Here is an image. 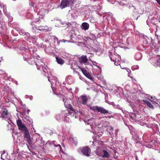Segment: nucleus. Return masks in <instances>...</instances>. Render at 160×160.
Here are the masks:
<instances>
[{"instance_id": "nucleus-55", "label": "nucleus", "mask_w": 160, "mask_h": 160, "mask_svg": "<svg viewBox=\"0 0 160 160\" xmlns=\"http://www.w3.org/2000/svg\"><path fill=\"white\" fill-rule=\"evenodd\" d=\"M54 40L55 42H56V41L57 43L58 44V41H59L58 40V38L57 37H55L54 38Z\"/></svg>"}, {"instance_id": "nucleus-10", "label": "nucleus", "mask_w": 160, "mask_h": 160, "mask_svg": "<svg viewBox=\"0 0 160 160\" xmlns=\"http://www.w3.org/2000/svg\"><path fill=\"white\" fill-rule=\"evenodd\" d=\"M75 0H62L59 7L62 9L69 7L71 3H73Z\"/></svg>"}, {"instance_id": "nucleus-24", "label": "nucleus", "mask_w": 160, "mask_h": 160, "mask_svg": "<svg viewBox=\"0 0 160 160\" xmlns=\"http://www.w3.org/2000/svg\"><path fill=\"white\" fill-rule=\"evenodd\" d=\"M142 54L140 52H138L135 55L134 58L137 61H140L142 59Z\"/></svg>"}, {"instance_id": "nucleus-56", "label": "nucleus", "mask_w": 160, "mask_h": 160, "mask_svg": "<svg viewBox=\"0 0 160 160\" xmlns=\"http://www.w3.org/2000/svg\"><path fill=\"white\" fill-rule=\"evenodd\" d=\"M104 95H105V99L106 100L107 97H108V93H105Z\"/></svg>"}, {"instance_id": "nucleus-53", "label": "nucleus", "mask_w": 160, "mask_h": 160, "mask_svg": "<svg viewBox=\"0 0 160 160\" xmlns=\"http://www.w3.org/2000/svg\"><path fill=\"white\" fill-rule=\"evenodd\" d=\"M129 105L132 108V109H134L135 105L133 103H131L130 104H129Z\"/></svg>"}, {"instance_id": "nucleus-21", "label": "nucleus", "mask_w": 160, "mask_h": 160, "mask_svg": "<svg viewBox=\"0 0 160 160\" xmlns=\"http://www.w3.org/2000/svg\"><path fill=\"white\" fill-rule=\"evenodd\" d=\"M143 38V41L145 44H148L150 43L151 41V38H149L148 37L145 36Z\"/></svg>"}, {"instance_id": "nucleus-6", "label": "nucleus", "mask_w": 160, "mask_h": 160, "mask_svg": "<svg viewBox=\"0 0 160 160\" xmlns=\"http://www.w3.org/2000/svg\"><path fill=\"white\" fill-rule=\"evenodd\" d=\"M69 100L66 98H63V102L64 103L65 107L69 110H66L68 114L71 115H73L75 113H76V111L72 107V105L68 103Z\"/></svg>"}, {"instance_id": "nucleus-59", "label": "nucleus", "mask_w": 160, "mask_h": 160, "mask_svg": "<svg viewBox=\"0 0 160 160\" xmlns=\"http://www.w3.org/2000/svg\"><path fill=\"white\" fill-rule=\"evenodd\" d=\"M30 100H32V99L33 97L32 96H30L28 97V98Z\"/></svg>"}, {"instance_id": "nucleus-13", "label": "nucleus", "mask_w": 160, "mask_h": 160, "mask_svg": "<svg viewBox=\"0 0 160 160\" xmlns=\"http://www.w3.org/2000/svg\"><path fill=\"white\" fill-rule=\"evenodd\" d=\"M81 150L83 155L88 157L91 152L90 149L88 147H83L81 148Z\"/></svg>"}, {"instance_id": "nucleus-62", "label": "nucleus", "mask_w": 160, "mask_h": 160, "mask_svg": "<svg viewBox=\"0 0 160 160\" xmlns=\"http://www.w3.org/2000/svg\"><path fill=\"white\" fill-rule=\"evenodd\" d=\"M13 82H14V83L16 84H18V82L17 81H16L15 80H13Z\"/></svg>"}, {"instance_id": "nucleus-11", "label": "nucleus", "mask_w": 160, "mask_h": 160, "mask_svg": "<svg viewBox=\"0 0 160 160\" xmlns=\"http://www.w3.org/2000/svg\"><path fill=\"white\" fill-rule=\"evenodd\" d=\"M17 124L18 127V129L24 132L28 130L27 127L22 123L20 119H19L17 121Z\"/></svg>"}, {"instance_id": "nucleus-58", "label": "nucleus", "mask_w": 160, "mask_h": 160, "mask_svg": "<svg viewBox=\"0 0 160 160\" xmlns=\"http://www.w3.org/2000/svg\"><path fill=\"white\" fill-rule=\"evenodd\" d=\"M147 97L148 98V99L149 100H150L151 101V99H150L151 98H152L149 95H148V96H147Z\"/></svg>"}, {"instance_id": "nucleus-36", "label": "nucleus", "mask_w": 160, "mask_h": 160, "mask_svg": "<svg viewBox=\"0 0 160 160\" xmlns=\"http://www.w3.org/2000/svg\"><path fill=\"white\" fill-rule=\"evenodd\" d=\"M93 120H90L88 119L87 121H85V123L86 124L90 125L91 127H92L91 125L93 123L92 122H93Z\"/></svg>"}, {"instance_id": "nucleus-61", "label": "nucleus", "mask_w": 160, "mask_h": 160, "mask_svg": "<svg viewBox=\"0 0 160 160\" xmlns=\"http://www.w3.org/2000/svg\"><path fill=\"white\" fill-rule=\"evenodd\" d=\"M4 153H2V154H1V159H3V160H4V159L2 158V157L3 156H4Z\"/></svg>"}, {"instance_id": "nucleus-3", "label": "nucleus", "mask_w": 160, "mask_h": 160, "mask_svg": "<svg viewBox=\"0 0 160 160\" xmlns=\"http://www.w3.org/2000/svg\"><path fill=\"white\" fill-rule=\"evenodd\" d=\"M37 2L34 3V2L31 4L30 3V5L33 8L34 11L36 13L38 9H39L38 13V15L42 16L44 17L45 14H47L48 12V10L47 9H45L42 8V3L44 2V0H37Z\"/></svg>"}, {"instance_id": "nucleus-8", "label": "nucleus", "mask_w": 160, "mask_h": 160, "mask_svg": "<svg viewBox=\"0 0 160 160\" xmlns=\"http://www.w3.org/2000/svg\"><path fill=\"white\" fill-rule=\"evenodd\" d=\"M25 39L30 42L34 43L36 42L38 39L37 36H31L30 34L28 32H25L23 35Z\"/></svg>"}, {"instance_id": "nucleus-26", "label": "nucleus", "mask_w": 160, "mask_h": 160, "mask_svg": "<svg viewBox=\"0 0 160 160\" xmlns=\"http://www.w3.org/2000/svg\"><path fill=\"white\" fill-rule=\"evenodd\" d=\"M108 53L110 60L111 61L113 62L115 59L117 58V57L115 55L116 53L114 52L113 55H112L110 52H109Z\"/></svg>"}, {"instance_id": "nucleus-22", "label": "nucleus", "mask_w": 160, "mask_h": 160, "mask_svg": "<svg viewBox=\"0 0 160 160\" xmlns=\"http://www.w3.org/2000/svg\"><path fill=\"white\" fill-rule=\"evenodd\" d=\"M116 56L117 58L115 59L113 62H114V64L116 65H118L120 64V59H121L120 56L117 53H116Z\"/></svg>"}, {"instance_id": "nucleus-60", "label": "nucleus", "mask_w": 160, "mask_h": 160, "mask_svg": "<svg viewBox=\"0 0 160 160\" xmlns=\"http://www.w3.org/2000/svg\"><path fill=\"white\" fill-rule=\"evenodd\" d=\"M21 105H22V107H23V108H26V105H25V104H23V103H22Z\"/></svg>"}, {"instance_id": "nucleus-16", "label": "nucleus", "mask_w": 160, "mask_h": 160, "mask_svg": "<svg viewBox=\"0 0 160 160\" xmlns=\"http://www.w3.org/2000/svg\"><path fill=\"white\" fill-rule=\"evenodd\" d=\"M98 110L97 112H100L101 113L104 114H111L112 113V112L111 111H109L105 109L104 108L102 107H98Z\"/></svg>"}, {"instance_id": "nucleus-44", "label": "nucleus", "mask_w": 160, "mask_h": 160, "mask_svg": "<svg viewBox=\"0 0 160 160\" xmlns=\"http://www.w3.org/2000/svg\"><path fill=\"white\" fill-rule=\"evenodd\" d=\"M87 78L91 80H93V77H92L90 74L88 73L86 76H85Z\"/></svg>"}, {"instance_id": "nucleus-41", "label": "nucleus", "mask_w": 160, "mask_h": 160, "mask_svg": "<svg viewBox=\"0 0 160 160\" xmlns=\"http://www.w3.org/2000/svg\"><path fill=\"white\" fill-rule=\"evenodd\" d=\"M81 70L82 73L85 76H86L88 73V72L84 68H82Z\"/></svg>"}, {"instance_id": "nucleus-40", "label": "nucleus", "mask_w": 160, "mask_h": 160, "mask_svg": "<svg viewBox=\"0 0 160 160\" xmlns=\"http://www.w3.org/2000/svg\"><path fill=\"white\" fill-rule=\"evenodd\" d=\"M98 107L96 106L94 107H90V109L92 110V111L95 112L96 110H97V111H98Z\"/></svg>"}, {"instance_id": "nucleus-50", "label": "nucleus", "mask_w": 160, "mask_h": 160, "mask_svg": "<svg viewBox=\"0 0 160 160\" xmlns=\"http://www.w3.org/2000/svg\"><path fill=\"white\" fill-rule=\"evenodd\" d=\"M149 144H154V143L155 142V140H151L150 141L148 142Z\"/></svg>"}, {"instance_id": "nucleus-38", "label": "nucleus", "mask_w": 160, "mask_h": 160, "mask_svg": "<svg viewBox=\"0 0 160 160\" xmlns=\"http://www.w3.org/2000/svg\"><path fill=\"white\" fill-rule=\"evenodd\" d=\"M25 119L27 120L28 124H31L32 123V120L31 118H29L28 117L25 118Z\"/></svg>"}, {"instance_id": "nucleus-48", "label": "nucleus", "mask_w": 160, "mask_h": 160, "mask_svg": "<svg viewBox=\"0 0 160 160\" xmlns=\"http://www.w3.org/2000/svg\"><path fill=\"white\" fill-rule=\"evenodd\" d=\"M54 143V141H48L47 142V144H49L50 145H53Z\"/></svg>"}, {"instance_id": "nucleus-63", "label": "nucleus", "mask_w": 160, "mask_h": 160, "mask_svg": "<svg viewBox=\"0 0 160 160\" xmlns=\"http://www.w3.org/2000/svg\"><path fill=\"white\" fill-rule=\"evenodd\" d=\"M157 2L160 5V0H156Z\"/></svg>"}, {"instance_id": "nucleus-12", "label": "nucleus", "mask_w": 160, "mask_h": 160, "mask_svg": "<svg viewBox=\"0 0 160 160\" xmlns=\"http://www.w3.org/2000/svg\"><path fill=\"white\" fill-rule=\"evenodd\" d=\"M150 62L157 66L160 65V56H156L149 60Z\"/></svg>"}, {"instance_id": "nucleus-25", "label": "nucleus", "mask_w": 160, "mask_h": 160, "mask_svg": "<svg viewBox=\"0 0 160 160\" xmlns=\"http://www.w3.org/2000/svg\"><path fill=\"white\" fill-rule=\"evenodd\" d=\"M3 12L4 13V14L8 17V18L10 22L12 21V17L10 16V14L9 13H8L7 12L6 9H4L3 10Z\"/></svg>"}, {"instance_id": "nucleus-33", "label": "nucleus", "mask_w": 160, "mask_h": 160, "mask_svg": "<svg viewBox=\"0 0 160 160\" xmlns=\"http://www.w3.org/2000/svg\"><path fill=\"white\" fill-rule=\"evenodd\" d=\"M143 102L146 104L148 107L151 108H153L154 107L149 101L146 100H143Z\"/></svg>"}, {"instance_id": "nucleus-27", "label": "nucleus", "mask_w": 160, "mask_h": 160, "mask_svg": "<svg viewBox=\"0 0 160 160\" xmlns=\"http://www.w3.org/2000/svg\"><path fill=\"white\" fill-rule=\"evenodd\" d=\"M81 97L82 100V103L83 105H85L88 101L87 97L84 95H82Z\"/></svg>"}, {"instance_id": "nucleus-2", "label": "nucleus", "mask_w": 160, "mask_h": 160, "mask_svg": "<svg viewBox=\"0 0 160 160\" xmlns=\"http://www.w3.org/2000/svg\"><path fill=\"white\" fill-rule=\"evenodd\" d=\"M27 42L24 41H19L17 46L18 48L21 51L20 53L22 56L29 55V56L37 55V48L34 47H31L30 45L26 46Z\"/></svg>"}, {"instance_id": "nucleus-43", "label": "nucleus", "mask_w": 160, "mask_h": 160, "mask_svg": "<svg viewBox=\"0 0 160 160\" xmlns=\"http://www.w3.org/2000/svg\"><path fill=\"white\" fill-rule=\"evenodd\" d=\"M72 141L74 144L76 146L77 144V140L76 138H72Z\"/></svg>"}, {"instance_id": "nucleus-54", "label": "nucleus", "mask_w": 160, "mask_h": 160, "mask_svg": "<svg viewBox=\"0 0 160 160\" xmlns=\"http://www.w3.org/2000/svg\"><path fill=\"white\" fill-rule=\"evenodd\" d=\"M48 80L50 82L51 84V87L52 88V90H53V88L52 87V82H53L52 81H51L50 80V78L48 77Z\"/></svg>"}, {"instance_id": "nucleus-20", "label": "nucleus", "mask_w": 160, "mask_h": 160, "mask_svg": "<svg viewBox=\"0 0 160 160\" xmlns=\"http://www.w3.org/2000/svg\"><path fill=\"white\" fill-rule=\"evenodd\" d=\"M89 27V25L88 23L86 22H84L82 24L81 28L82 29L86 30L88 29Z\"/></svg>"}, {"instance_id": "nucleus-23", "label": "nucleus", "mask_w": 160, "mask_h": 160, "mask_svg": "<svg viewBox=\"0 0 160 160\" xmlns=\"http://www.w3.org/2000/svg\"><path fill=\"white\" fill-rule=\"evenodd\" d=\"M39 38H41L42 40L43 41H44L45 42H46V43H49V41L48 40V39L47 38V37H48L47 35V34H44L43 35H39Z\"/></svg>"}, {"instance_id": "nucleus-51", "label": "nucleus", "mask_w": 160, "mask_h": 160, "mask_svg": "<svg viewBox=\"0 0 160 160\" xmlns=\"http://www.w3.org/2000/svg\"><path fill=\"white\" fill-rule=\"evenodd\" d=\"M108 15L110 18H112V20L113 19L114 20H115V19L114 18L112 17L113 16V15H112V13L109 12Z\"/></svg>"}, {"instance_id": "nucleus-34", "label": "nucleus", "mask_w": 160, "mask_h": 160, "mask_svg": "<svg viewBox=\"0 0 160 160\" xmlns=\"http://www.w3.org/2000/svg\"><path fill=\"white\" fill-rule=\"evenodd\" d=\"M43 17L42 16H39L38 18H37L34 21V22H40L42 21V20H43Z\"/></svg>"}, {"instance_id": "nucleus-30", "label": "nucleus", "mask_w": 160, "mask_h": 160, "mask_svg": "<svg viewBox=\"0 0 160 160\" xmlns=\"http://www.w3.org/2000/svg\"><path fill=\"white\" fill-rule=\"evenodd\" d=\"M143 139L144 140L148 141L151 139L150 135L148 134H144L142 136Z\"/></svg>"}, {"instance_id": "nucleus-35", "label": "nucleus", "mask_w": 160, "mask_h": 160, "mask_svg": "<svg viewBox=\"0 0 160 160\" xmlns=\"http://www.w3.org/2000/svg\"><path fill=\"white\" fill-rule=\"evenodd\" d=\"M113 108H117L121 110L123 113H125L126 112V111L125 110L123 109L118 104H115Z\"/></svg>"}, {"instance_id": "nucleus-49", "label": "nucleus", "mask_w": 160, "mask_h": 160, "mask_svg": "<svg viewBox=\"0 0 160 160\" xmlns=\"http://www.w3.org/2000/svg\"><path fill=\"white\" fill-rule=\"evenodd\" d=\"M67 41L66 40H65L64 39L61 40H59V41H58V45H59L60 42H65Z\"/></svg>"}, {"instance_id": "nucleus-42", "label": "nucleus", "mask_w": 160, "mask_h": 160, "mask_svg": "<svg viewBox=\"0 0 160 160\" xmlns=\"http://www.w3.org/2000/svg\"><path fill=\"white\" fill-rule=\"evenodd\" d=\"M139 67L138 65H133L132 67V69L133 70H134L136 69H139Z\"/></svg>"}, {"instance_id": "nucleus-45", "label": "nucleus", "mask_w": 160, "mask_h": 160, "mask_svg": "<svg viewBox=\"0 0 160 160\" xmlns=\"http://www.w3.org/2000/svg\"><path fill=\"white\" fill-rule=\"evenodd\" d=\"M53 145L55 147H58V146L59 147V148L61 150V147L60 145L59 144H57V142L55 141H54V143Z\"/></svg>"}, {"instance_id": "nucleus-14", "label": "nucleus", "mask_w": 160, "mask_h": 160, "mask_svg": "<svg viewBox=\"0 0 160 160\" xmlns=\"http://www.w3.org/2000/svg\"><path fill=\"white\" fill-rule=\"evenodd\" d=\"M129 116L133 120L136 122L138 121L141 117L140 115L137 112L130 113Z\"/></svg>"}, {"instance_id": "nucleus-5", "label": "nucleus", "mask_w": 160, "mask_h": 160, "mask_svg": "<svg viewBox=\"0 0 160 160\" xmlns=\"http://www.w3.org/2000/svg\"><path fill=\"white\" fill-rule=\"evenodd\" d=\"M32 32L35 34L40 33L41 31H48L49 28L47 26H42L41 25L37 26L34 25L32 27Z\"/></svg>"}, {"instance_id": "nucleus-9", "label": "nucleus", "mask_w": 160, "mask_h": 160, "mask_svg": "<svg viewBox=\"0 0 160 160\" xmlns=\"http://www.w3.org/2000/svg\"><path fill=\"white\" fill-rule=\"evenodd\" d=\"M70 115L68 114V112H67V111H65L62 112L60 114L56 115L55 118L58 121L63 119V118H64V120L66 121H68L69 119V118L67 117V116Z\"/></svg>"}, {"instance_id": "nucleus-15", "label": "nucleus", "mask_w": 160, "mask_h": 160, "mask_svg": "<svg viewBox=\"0 0 160 160\" xmlns=\"http://www.w3.org/2000/svg\"><path fill=\"white\" fill-rule=\"evenodd\" d=\"M16 31L18 32L21 35H23L24 33V30L22 29H21L19 28H13L11 31V32L13 36L17 35V33H14V32H15Z\"/></svg>"}, {"instance_id": "nucleus-37", "label": "nucleus", "mask_w": 160, "mask_h": 160, "mask_svg": "<svg viewBox=\"0 0 160 160\" xmlns=\"http://www.w3.org/2000/svg\"><path fill=\"white\" fill-rule=\"evenodd\" d=\"M26 17L28 19H32L33 18V16L32 14L30 13H27L26 15Z\"/></svg>"}, {"instance_id": "nucleus-47", "label": "nucleus", "mask_w": 160, "mask_h": 160, "mask_svg": "<svg viewBox=\"0 0 160 160\" xmlns=\"http://www.w3.org/2000/svg\"><path fill=\"white\" fill-rule=\"evenodd\" d=\"M132 138L134 140H137L138 138V135L135 134V135L132 136Z\"/></svg>"}, {"instance_id": "nucleus-7", "label": "nucleus", "mask_w": 160, "mask_h": 160, "mask_svg": "<svg viewBox=\"0 0 160 160\" xmlns=\"http://www.w3.org/2000/svg\"><path fill=\"white\" fill-rule=\"evenodd\" d=\"M96 153L98 156L103 158H108L109 156L108 152L100 147H98L97 148Z\"/></svg>"}, {"instance_id": "nucleus-57", "label": "nucleus", "mask_w": 160, "mask_h": 160, "mask_svg": "<svg viewBox=\"0 0 160 160\" xmlns=\"http://www.w3.org/2000/svg\"><path fill=\"white\" fill-rule=\"evenodd\" d=\"M126 69L127 70V72L128 73H129L130 72H131V70L128 68H126Z\"/></svg>"}, {"instance_id": "nucleus-4", "label": "nucleus", "mask_w": 160, "mask_h": 160, "mask_svg": "<svg viewBox=\"0 0 160 160\" xmlns=\"http://www.w3.org/2000/svg\"><path fill=\"white\" fill-rule=\"evenodd\" d=\"M32 32L35 34L40 33L41 31H48L49 28L47 26H42L41 25L37 26L34 25L32 27Z\"/></svg>"}, {"instance_id": "nucleus-29", "label": "nucleus", "mask_w": 160, "mask_h": 160, "mask_svg": "<svg viewBox=\"0 0 160 160\" xmlns=\"http://www.w3.org/2000/svg\"><path fill=\"white\" fill-rule=\"evenodd\" d=\"M56 58L57 62L58 64L62 65L64 63V61L62 58L58 57H56Z\"/></svg>"}, {"instance_id": "nucleus-46", "label": "nucleus", "mask_w": 160, "mask_h": 160, "mask_svg": "<svg viewBox=\"0 0 160 160\" xmlns=\"http://www.w3.org/2000/svg\"><path fill=\"white\" fill-rule=\"evenodd\" d=\"M51 49V48L50 47L46 48L45 50L46 52L48 53H50L52 52Z\"/></svg>"}, {"instance_id": "nucleus-32", "label": "nucleus", "mask_w": 160, "mask_h": 160, "mask_svg": "<svg viewBox=\"0 0 160 160\" xmlns=\"http://www.w3.org/2000/svg\"><path fill=\"white\" fill-rule=\"evenodd\" d=\"M122 88L120 87H115L113 89L111 90V92H114V94H116L118 93L119 91Z\"/></svg>"}, {"instance_id": "nucleus-28", "label": "nucleus", "mask_w": 160, "mask_h": 160, "mask_svg": "<svg viewBox=\"0 0 160 160\" xmlns=\"http://www.w3.org/2000/svg\"><path fill=\"white\" fill-rule=\"evenodd\" d=\"M2 14L0 12V28L2 30V28H4V26L5 25V22L2 21V19L1 18Z\"/></svg>"}, {"instance_id": "nucleus-18", "label": "nucleus", "mask_w": 160, "mask_h": 160, "mask_svg": "<svg viewBox=\"0 0 160 160\" xmlns=\"http://www.w3.org/2000/svg\"><path fill=\"white\" fill-rule=\"evenodd\" d=\"M79 62L81 64H86L88 61V58L86 55H82L79 58Z\"/></svg>"}, {"instance_id": "nucleus-31", "label": "nucleus", "mask_w": 160, "mask_h": 160, "mask_svg": "<svg viewBox=\"0 0 160 160\" xmlns=\"http://www.w3.org/2000/svg\"><path fill=\"white\" fill-rule=\"evenodd\" d=\"M148 127L152 128L153 129H157L158 128V126L154 123L150 124L148 126Z\"/></svg>"}, {"instance_id": "nucleus-39", "label": "nucleus", "mask_w": 160, "mask_h": 160, "mask_svg": "<svg viewBox=\"0 0 160 160\" xmlns=\"http://www.w3.org/2000/svg\"><path fill=\"white\" fill-rule=\"evenodd\" d=\"M53 79V80L55 83V85L56 86H58L59 85V82L56 81L57 78L53 76L52 77Z\"/></svg>"}, {"instance_id": "nucleus-52", "label": "nucleus", "mask_w": 160, "mask_h": 160, "mask_svg": "<svg viewBox=\"0 0 160 160\" xmlns=\"http://www.w3.org/2000/svg\"><path fill=\"white\" fill-rule=\"evenodd\" d=\"M107 102L108 104H109L110 105H111L112 106H113V107L115 105V104L113 102H111L110 101H108Z\"/></svg>"}, {"instance_id": "nucleus-17", "label": "nucleus", "mask_w": 160, "mask_h": 160, "mask_svg": "<svg viewBox=\"0 0 160 160\" xmlns=\"http://www.w3.org/2000/svg\"><path fill=\"white\" fill-rule=\"evenodd\" d=\"M24 138L26 139V140L28 142V144L30 145L31 142V137L28 130L26 132H24Z\"/></svg>"}, {"instance_id": "nucleus-1", "label": "nucleus", "mask_w": 160, "mask_h": 160, "mask_svg": "<svg viewBox=\"0 0 160 160\" xmlns=\"http://www.w3.org/2000/svg\"><path fill=\"white\" fill-rule=\"evenodd\" d=\"M23 57L24 60L28 62L29 64L35 65L38 70H42L43 72H47L46 68L43 67L45 64L39 56L34 55L31 56H29V55H27L26 56L24 55Z\"/></svg>"}, {"instance_id": "nucleus-64", "label": "nucleus", "mask_w": 160, "mask_h": 160, "mask_svg": "<svg viewBox=\"0 0 160 160\" xmlns=\"http://www.w3.org/2000/svg\"><path fill=\"white\" fill-rule=\"evenodd\" d=\"M6 102H11L10 100L8 98V100H6V101H5Z\"/></svg>"}, {"instance_id": "nucleus-19", "label": "nucleus", "mask_w": 160, "mask_h": 160, "mask_svg": "<svg viewBox=\"0 0 160 160\" xmlns=\"http://www.w3.org/2000/svg\"><path fill=\"white\" fill-rule=\"evenodd\" d=\"M65 81L69 84H71L74 82V79L71 75H68L66 78Z\"/></svg>"}]
</instances>
